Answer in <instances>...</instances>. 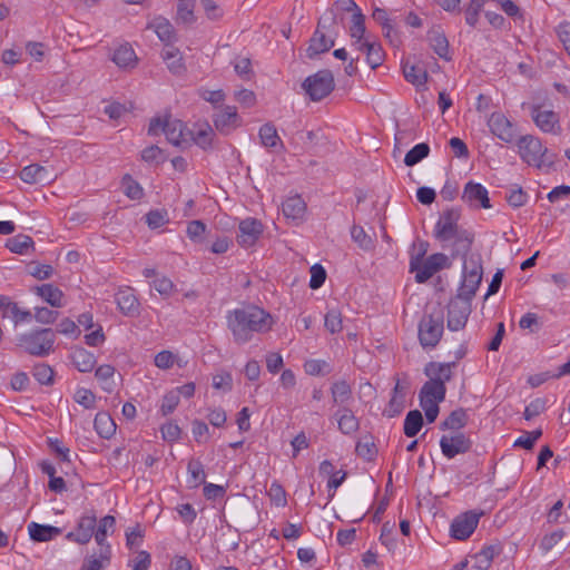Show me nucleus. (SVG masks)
Returning <instances> with one entry per match:
<instances>
[{"mask_svg":"<svg viewBox=\"0 0 570 570\" xmlns=\"http://www.w3.org/2000/svg\"><path fill=\"white\" fill-rule=\"evenodd\" d=\"M403 73L405 79L415 86L424 85L428 79V73L423 68L410 65L407 61L403 63Z\"/></svg>","mask_w":570,"mask_h":570,"instance_id":"nucleus-44","label":"nucleus"},{"mask_svg":"<svg viewBox=\"0 0 570 570\" xmlns=\"http://www.w3.org/2000/svg\"><path fill=\"white\" fill-rule=\"evenodd\" d=\"M428 41L440 58L450 60L449 41L440 28H432L428 31Z\"/></svg>","mask_w":570,"mask_h":570,"instance_id":"nucleus-26","label":"nucleus"},{"mask_svg":"<svg viewBox=\"0 0 570 570\" xmlns=\"http://www.w3.org/2000/svg\"><path fill=\"white\" fill-rule=\"evenodd\" d=\"M468 423V414L463 409L452 411L449 416L441 423L442 430H451V432L460 431Z\"/></svg>","mask_w":570,"mask_h":570,"instance_id":"nucleus-37","label":"nucleus"},{"mask_svg":"<svg viewBox=\"0 0 570 570\" xmlns=\"http://www.w3.org/2000/svg\"><path fill=\"white\" fill-rule=\"evenodd\" d=\"M404 395H393L383 414L387 417H394L399 415L404 409Z\"/></svg>","mask_w":570,"mask_h":570,"instance_id":"nucleus-58","label":"nucleus"},{"mask_svg":"<svg viewBox=\"0 0 570 570\" xmlns=\"http://www.w3.org/2000/svg\"><path fill=\"white\" fill-rule=\"evenodd\" d=\"M33 240L30 236L19 234L11 238H8L6 242V247L16 254L24 255L28 254L29 249L33 248Z\"/></svg>","mask_w":570,"mask_h":570,"instance_id":"nucleus-36","label":"nucleus"},{"mask_svg":"<svg viewBox=\"0 0 570 570\" xmlns=\"http://www.w3.org/2000/svg\"><path fill=\"white\" fill-rule=\"evenodd\" d=\"M446 394V387L442 382L426 381L420 391V402H443Z\"/></svg>","mask_w":570,"mask_h":570,"instance_id":"nucleus-24","label":"nucleus"},{"mask_svg":"<svg viewBox=\"0 0 570 570\" xmlns=\"http://www.w3.org/2000/svg\"><path fill=\"white\" fill-rule=\"evenodd\" d=\"M444 331V314L441 308L423 315L419 323V341L423 348H434Z\"/></svg>","mask_w":570,"mask_h":570,"instance_id":"nucleus-3","label":"nucleus"},{"mask_svg":"<svg viewBox=\"0 0 570 570\" xmlns=\"http://www.w3.org/2000/svg\"><path fill=\"white\" fill-rule=\"evenodd\" d=\"M282 209L286 218L299 222L304 218L306 204L301 196L295 195L285 199L282 205Z\"/></svg>","mask_w":570,"mask_h":570,"instance_id":"nucleus-25","label":"nucleus"},{"mask_svg":"<svg viewBox=\"0 0 570 570\" xmlns=\"http://www.w3.org/2000/svg\"><path fill=\"white\" fill-rule=\"evenodd\" d=\"M557 35L564 49L570 55V22H562L557 28Z\"/></svg>","mask_w":570,"mask_h":570,"instance_id":"nucleus-64","label":"nucleus"},{"mask_svg":"<svg viewBox=\"0 0 570 570\" xmlns=\"http://www.w3.org/2000/svg\"><path fill=\"white\" fill-rule=\"evenodd\" d=\"M365 46L366 50L364 52L366 55V61L368 66L372 69L380 67L383 63L385 57L382 46L375 41L365 43Z\"/></svg>","mask_w":570,"mask_h":570,"instance_id":"nucleus-46","label":"nucleus"},{"mask_svg":"<svg viewBox=\"0 0 570 570\" xmlns=\"http://www.w3.org/2000/svg\"><path fill=\"white\" fill-rule=\"evenodd\" d=\"M423 425V416L419 410L410 411L404 420V434L409 438L415 436Z\"/></svg>","mask_w":570,"mask_h":570,"instance_id":"nucleus-42","label":"nucleus"},{"mask_svg":"<svg viewBox=\"0 0 570 570\" xmlns=\"http://www.w3.org/2000/svg\"><path fill=\"white\" fill-rule=\"evenodd\" d=\"M325 279H326L325 269L318 264L313 265L311 267L309 287L313 289H317L324 284Z\"/></svg>","mask_w":570,"mask_h":570,"instance_id":"nucleus-60","label":"nucleus"},{"mask_svg":"<svg viewBox=\"0 0 570 570\" xmlns=\"http://www.w3.org/2000/svg\"><path fill=\"white\" fill-rule=\"evenodd\" d=\"M227 327L236 344L249 342L255 333H266L272 328V316L263 308L247 305L228 312Z\"/></svg>","mask_w":570,"mask_h":570,"instance_id":"nucleus-1","label":"nucleus"},{"mask_svg":"<svg viewBox=\"0 0 570 570\" xmlns=\"http://www.w3.org/2000/svg\"><path fill=\"white\" fill-rule=\"evenodd\" d=\"M94 535H95V540L98 546V550L90 558H97L99 561H101V569H102L105 563H108L110 561L111 547L107 542V534H105L102 530L96 531V532L94 531Z\"/></svg>","mask_w":570,"mask_h":570,"instance_id":"nucleus-39","label":"nucleus"},{"mask_svg":"<svg viewBox=\"0 0 570 570\" xmlns=\"http://www.w3.org/2000/svg\"><path fill=\"white\" fill-rule=\"evenodd\" d=\"M161 132L165 134L167 140L175 146H181L184 142H187L186 136L189 134L185 131V126L181 120L171 118L170 116L165 118L158 117L150 120L148 134L157 136Z\"/></svg>","mask_w":570,"mask_h":570,"instance_id":"nucleus-5","label":"nucleus"},{"mask_svg":"<svg viewBox=\"0 0 570 570\" xmlns=\"http://www.w3.org/2000/svg\"><path fill=\"white\" fill-rule=\"evenodd\" d=\"M195 4L196 0H178L176 21L184 24L194 23L196 21Z\"/></svg>","mask_w":570,"mask_h":570,"instance_id":"nucleus-40","label":"nucleus"},{"mask_svg":"<svg viewBox=\"0 0 570 570\" xmlns=\"http://www.w3.org/2000/svg\"><path fill=\"white\" fill-rule=\"evenodd\" d=\"M471 314V303L460 297H453L448 305V328L450 331L463 330Z\"/></svg>","mask_w":570,"mask_h":570,"instance_id":"nucleus-9","label":"nucleus"},{"mask_svg":"<svg viewBox=\"0 0 570 570\" xmlns=\"http://www.w3.org/2000/svg\"><path fill=\"white\" fill-rule=\"evenodd\" d=\"M75 401L86 409H94L96 403L95 394L87 389H78L73 396Z\"/></svg>","mask_w":570,"mask_h":570,"instance_id":"nucleus-59","label":"nucleus"},{"mask_svg":"<svg viewBox=\"0 0 570 570\" xmlns=\"http://www.w3.org/2000/svg\"><path fill=\"white\" fill-rule=\"evenodd\" d=\"M489 128L491 132L504 142H512L515 138V132L509 119L500 114L493 112L489 118Z\"/></svg>","mask_w":570,"mask_h":570,"instance_id":"nucleus-16","label":"nucleus"},{"mask_svg":"<svg viewBox=\"0 0 570 570\" xmlns=\"http://www.w3.org/2000/svg\"><path fill=\"white\" fill-rule=\"evenodd\" d=\"M302 87L311 100L320 101L334 90V76L332 71L327 69L320 70L316 73L307 77L304 80Z\"/></svg>","mask_w":570,"mask_h":570,"instance_id":"nucleus-7","label":"nucleus"},{"mask_svg":"<svg viewBox=\"0 0 570 570\" xmlns=\"http://www.w3.org/2000/svg\"><path fill=\"white\" fill-rule=\"evenodd\" d=\"M325 327L332 334L338 333L343 328L342 314L338 309H330L325 315Z\"/></svg>","mask_w":570,"mask_h":570,"instance_id":"nucleus-53","label":"nucleus"},{"mask_svg":"<svg viewBox=\"0 0 570 570\" xmlns=\"http://www.w3.org/2000/svg\"><path fill=\"white\" fill-rule=\"evenodd\" d=\"M455 363H438L430 362L425 365L424 374L430 379V381L442 382L445 385L452 379V366Z\"/></svg>","mask_w":570,"mask_h":570,"instance_id":"nucleus-23","label":"nucleus"},{"mask_svg":"<svg viewBox=\"0 0 570 570\" xmlns=\"http://www.w3.org/2000/svg\"><path fill=\"white\" fill-rule=\"evenodd\" d=\"M321 22L309 40V46L306 50L307 57L313 59L320 53L328 51L334 46V39L328 38L325 32L321 30Z\"/></svg>","mask_w":570,"mask_h":570,"instance_id":"nucleus-21","label":"nucleus"},{"mask_svg":"<svg viewBox=\"0 0 570 570\" xmlns=\"http://www.w3.org/2000/svg\"><path fill=\"white\" fill-rule=\"evenodd\" d=\"M373 19L380 23L383 28L384 36L392 42V33L394 32L391 19L387 16L386 10L382 8H375L372 13Z\"/></svg>","mask_w":570,"mask_h":570,"instance_id":"nucleus-52","label":"nucleus"},{"mask_svg":"<svg viewBox=\"0 0 570 570\" xmlns=\"http://www.w3.org/2000/svg\"><path fill=\"white\" fill-rule=\"evenodd\" d=\"M116 303L122 314L135 316L139 313V302L130 287L119 289L115 295Z\"/></svg>","mask_w":570,"mask_h":570,"instance_id":"nucleus-20","label":"nucleus"},{"mask_svg":"<svg viewBox=\"0 0 570 570\" xmlns=\"http://www.w3.org/2000/svg\"><path fill=\"white\" fill-rule=\"evenodd\" d=\"M164 61L167 65L169 71L174 75H183L186 70V67L183 61V56L179 49L170 46L165 47L161 53Z\"/></svg>","mask_w":570,"mask_h":570,"instance_id":"nucleus-29","label":"nucleus"},{"mask_svg":"<svg viewBox=\"0 0 570 570\" xmlns=\"http://www.w3.org/2000/svg\"><path fill=\"white\" fill-rule=\"evenodd\" d=\"M500 553V549L497 546H489L483 548L480 552L472 557L473 567L478 570H487L491 567V563L495 556Z\"/></svg>","mask_w":570,"mask_h":570,"instance_id":"nucleus-34","label":"nucleus"},{"mask_svg":"<svg viewBox=\"0 0 570 570\" xmlns=\"http://www.w3.org/2000/svg\"><path fill=\"white\" fill-rule=\"evenodd\" d=\"M519 326L522 330H529L532 333H535L540 328L539 317L535 313H527L524 314L520 321Z\"/></svg>","mask_w":570,"mask_h":570,"instance_id":"nucleus-63","label":"nucleus"},{"mask_svg":"<svg viewBox=\"0 0 570 570\" xmlns=\"http://www.w3.org/2000/svg\"><path fill=\"white\" fill-rule=\"evenodd\" d=\"M96 524L97 518L95 513L85 514L79 519L76 530L70 531L66 538L79 544H86L92 538Z\"/></svg>","mask_w":570,"mask_h":570,"instance_id":"nucleus-15","label":"nucleus"},{"mask_svg":"<svg viewBox=\"0 0 570 570\" xmlns=\"http://www.w3.org/2000/svg\"><path fill=\"white\" fill-rule=\"evenodd\" d=\"M147 28L153 29L166 47H170L176 41L175 29L170 21L164 17H156L148 23Z\"/></svg>","mask_w":570,"mask_h":570,"instance_id":"nucleus-22","label":"nucleus"},{"mask_svg":"<svg viewBox=\"0 0 570 570\" xmlns=\"http://www.w3.org/2000/svg\"><path fill=\"white\" fill-rule=\"evenodd\" d=\"M348 31L351 38H364L366 31L365 17L361 12V10H357L356 12L353 13Z\"/></svg>","mask_w":570,"mask_h":570,"instance_id":"nucleus-51","label":"nucleus"},{"mask_svg":"<svg viewBox=\"0 0 570 570\" xmlns=\"http://www.w3.org/2000/svg\"><path fill=\"white\" fill-rule=\"evenodd\" d=\"M459 214L454 209L445 210L438 220L434 235L440 242H451L455 233L460 229L458 226Z\"/></svg>","mask_w":570,"mask_h":570,"instance_id":"nucleus-13","label":"nucleus"},{"mask_svg":"<svg viewBox=\"0 0 570 570\" xmlns=\"http://www.w3.org/2000/svg\"><path fill=\"white\" fill-rule=\"evenodd\" d=\"M29 535L33 541L47 542L58 537L61 533V529L52 525L39 524L31 522L28 525Z\"/></svg>","mask_w":570,"mask_h":570,"instance_id":"nucleus-28","label":"nucleus"},{"mask_svg":"<svg viewBox=\"0 0 570 570\" xmlns=\"http://www.w3.org/2000/svg\"><path fill=\"white\" fill-rule=\"evenodd\" d=\"M112 61L120 68H134L137 57L130 46L124 45L115 50Z\"/></svg>","mask_w":570,"mask_h":570,"instance_id":"nucleus-32","label":"nucleus"},{"mask_svg":"<svg viewBox=\"0 0 570 570\" xmlns=\"http://www.w3.org/2000/svg\"><path fill=\"white\" fill-rule=\"evenodd\" d=\"M124 193L127 197L134 200H138L142 197V187L129 175L126 174L121 179Z\"/></svg>","mask_w":570,"mask_h":570,"instance_id":"nucleus-50","label":"nucleus"},{"mask_svg":"<svg viewBox=\"0 0 570 570\" xmlns=\"http://www.w3.org/2000/svg\"><path fill=\"white\" fill-rule=\"evenodd\" d=\"M472 445L470 436L461 431L443 434L440 439V448L446 459H453L459 454L468 453Z\"/></svg>","mask_w":570,"mask_h":570,"instance_id":"nucleus-8","label":"nucleus"},{"mask_svg":"<svg viewBox=\"0 0 570 570\" xmlns=\"http://www.w3.org/2000/svg\"><path fill=\"white\" fill-rule=\"evenodd\" d=\"M448 266V257L442 253L430 255L423 259L420 267L415 268V281L417 283H425L435 273Z\"/></svg>","mask_w":570,"mask_h":570,"instance_id":"nucleus-12","label":"nucleus"},{"mask_svg":"<svg viewBox=\"0 0 570 570\" xmlns=\"http://www.w3.org/2000/svg\"><path fill=\"white\" fill-rule=\"evenodd\" d=\"M482 512L468 511L456 517L451 524V535L458 540L468 539L478 527Z\"/></svg>","mask_w":570,"mask_h":570,"instance_id":"nucleus-10","label":"nucleus"},{"mask_svg":"<svg viewBox=\"0 0 570 570\" xmlns=\"http://www.w3.org/2000/svg\"><path fill=\"white\" fill-rule=\"evenodd\" d=\"M271 501L277 507H285L287 503L286 492L278 482H273L267 492Z\"/></svg>","mask_w":570,"mask_h":570,"instance_id":"nucleus-57","label":"nucleus"},{"mask_svg":"<svg viewBox=\"0 0 570 570\" xmlns=\"http://www.w3.org/2000/svg\"><path fill=\"white\" fill-rule=\"evenodd\" d=\"M189 488H197L205 483L206 474L203 464L198 460H190L187 465Z\"/></svg>","mask_w":570,"mask_h":570,"instance_id":"nucleus-43","label":"nucleus"},{"mask_svg":"<svg viewBox=\"0 0 570 570\" xmlns=\"http://www.w3.org/2000/svg\"><path fill=\"white\" fill-rule=\"evenodd\" d=\"M482 274L483 268L480 256H471L469 261H465L463 281L458 288L456 297L466 299L471 303L481 284Z\"/></svg>","mask_w":570,"mask_h":570,"instance_id":"nucleus-6","label":"nucleus"},{"mask_svg":"<svg viewBox=\"0 0 570 570\" xmlns=\"http://www.w3.org/2000/svg\"><path fill=\"white\" fill-rule=\"evenodd\" d=\"M462 199L463 202L473 207H491L487 188L481 184L474 181H469L464 186Z\"/></svg>","mask_w":570,"mask_h":570,"instance_id":"nucleus-17","label":"nucleus"},{"mask_svg":"<svg viewBox=\"0 0 570 570\" xmlns=\"http://www.w3.org/2000/svg\"><path fill=\"white\" fill-rule=\"evenodd\" d=\"M114 374L115 367L109 364H104L96 370L95 376L101 382L102 389L110 392L112 390L110 379Z\"/></svg>","mask_w":570,"mask_h":570,"instance_id":"nucleus-54","label":"nucleus"},{"mask_svg":"<svg viewBox=\"0 0 570 570\" xmlns=\"http://www.w3.org/2000/svg\"><path fill=\"white\" fill-rule=\"evenodd\" d=\"M351 237L357 246L365 252H371L375 248L374 238L370 236L362 226L353 225L351 228Z\"/></svg>","mask_w":570,"mask_h":570,"instance_id":"nucleus-41","label":"nucleus"},{"mask_svg":"<svg viewBox=\"0 0 570 570\" xmlns=\"http://www.w3.org/2000/svg\"><path fill=\"white\" fill-rule=\"evenodd\" d=\"M18 341L28 354L42 357L53 352L56 335L51 328H41L22 334Z\"/></svg>","mask_w":570,"mask_h":570,"instance_id":"nucleus-4","label":"nucleus"},{"mask_svg":"<svg viewBox=\"0 0 570 570\" xmlns=\"http://www.w3.org/2000/svg\"><path fill=\"white\" fill-rule=\"evenodd\" d=\"M73 365L83 373L90 372L96 364V358L92 353L88 352L85 348H77L73 351L72 355Z\"/></svg>","mask_w":570,"mask_h":570,"instance_id":"nucleus-35","label":"nucleus"},{"mask_svg":"<svg viewBox=\"0 0 570 570\" xmlns=\"http://www.w3.org/2000/svg\"><path fill=\"white\" fill-rule=\"evenodd\" d=\"M190 134L193 135L195 144L203 149L212 146L215 135L213 128L207 122L198 126L197 129Z\"/></svg>","mask_w":570,"mask_h":570,"instance_id":"nucleus-45","label":"nucleus"},{"mask_svg":"<svg viewBox=\"0 0 570 570\" xmlns=\"http://www.w3.org/2000/svg\"><path fill=\"white\" fill-rule=\"evenodd\" d=\"M198 94L200 98L214 106L222 104L225 100V92L222 89L209 90L202 88L199 89Z\"/></svg>","mask_w":570,"mask_h":570,"instance_id":"nucleus-62","label":"nucleus"},{"mask_svg":"<svg viewBox=\"0 0 570 570\" xmlns=\"http://www.w3.org/2000/svg\"><path fill=\"white\" fill-rule=\"evenodd\" d=\"M333 404L346 407L353 397L352 387L345 380L336 381L331 386Z\"/></svg>","mask_w":570,"mask_h":570,"instance_id":"nucleus-30","label":"nucleus"},{"mask_svg":"<svg viewBox=\"0 0 570 570\" xmlns=\"http://www.w3.org/2000/svg\"><path fill=\"white\" fill-rule=\"evenodd\" d=\"M20 178L27 184H49L55 179V175L45 166L31 164L22 168Z\"/></svg>","mask_w":570,"mask_h":570,"instance_id":"nucleus-18","label":"nucleus"},{"mask_svg":"<svg viewBox=\"0 0 570 570\" xmlns=\"http://www.w3.org/2000/svg\"><path fill=\"white\" fill-rule=\"evenodd\" d=\"M214 125L223 134L230 132L239 126V117L236 107L226 106L214 116Z\"/></svg>","mask_w":570,"mask_h":570,"instance_id":"nucleus-19","label":"nucleus"},{"mask_svg":"<svg viewBox=\"0 0 570 570\" xmlns=\"http://www.w3.org/2000/svg\"><path fill=\"white\" fill-rule=\"evenodd\" d=\"M37 294L52 307L63 306V293L52 284H43L36 287Z\"/></svg>","mask_w":570,"mask_h":570,"instance_id":"nucleus-31","label":"nucleus"},{"mask_svg":"<svg viewBox=\"0 0 570 570\" xmlns=\"http://www.w3.org/2000/svg\"><path fill=\"white\" fill-rule=\"evenodd\" d=\"M430 154V147L425 142H421L415 145L404 157V164L407 167H412L420 163L422 159L426 158Z\"/></svg>","mask_w":570,"mask_h":570,"instance_id":"nucleus-48","label":"nucleus"},{"mask_svg":"<svg viewBox=\"0 0 570 570\" xmlns=\"http://www.w3.org/2000/svg\"><path fill=\"white\" fill-rule=\"evenodd\" d=\"M546 410V400L543 399H535L532 402H530L529 405L525 406L524 410V419L531 420L538 415H540Z\"/></svg>","mask_w":570,"mask_h":570,"instance_id":"nucleus-61","label":"nucleus"},{"mask_svg":"<svg viewBox=\"0 0 570 570\" xmlns=\"http://www.w3.org/2000/svg\"><path fill=\"white\" fill-rule=\"evenodd\" d=\"M428 250L429 243L425 240H417L413 244L410 257V272H414L415 268L420 267V264L424 259Z\"/></svg>","mask_w":570,"mask_h":570,"instance_id":"nucleus-49","label":"nucleus"},{"mask_svg":"<svg viewBox=\"0 0 570 570\" xmlns=\"http://www.w3.org/2000/svg\"><path fill=\"white\" fill-rule=\"evenodd\" d=\"M259 139L263 146L267 148H275L278 145L282 146V141L278 137L277 130L274 125L265 124L259 128Z\"/></svg>","mask_w":570,"mask_h":570,"instance_id":"nucleus-47","label":"nucleus"},{"mask_svg":"<svg viewBox=\"0 0 570 570\" xmlns=\"http://www.w3.org/2000/svg\"><path fill=\"white\" fill-rule=\"evenodd\" d=\"M519 155L523 161L537 168H548L554 163V155L534 136H522L518 141Z\"/></svg>","mask_w":570,"mask_h":570,"instance_id":"nucleus-2","label":"nucleus"},{"mask_svg":"<svg viewBox=\"0 0 570 570\" xmlns=\"http://www.w3.org/2000/svg\"><path fill=\"white\" fill-rule=\"evenodd\" d=\"M32 375L40 384L48 385L51 384L53 380V371L47 364L35 365L32 370Z\"/></svg>","mask_w":570,"mask_h":570,"instance_id":"nucleus-55","label":"nucleus"},{"mask_svg":"<svg viewBox=\"0 0 570 570\" xmlns=\"http://www.w3.org/2000/svg\"><path fill=\"white\" fill-rule=\"evenodd\" d=\"M237 242L242 247L248 248L255 245L263 233V225L256 218H246L239 223Z\"/></svg>","mask_w":570,"mask_h":570,"instance_id":"nucleus-14","label":"nucleus"},{"mask_svg":"<svg viewBox=\"0 0 570 570\" xmlns=\"http://www.w3.org/2000/svg\"><path fill=\"white\" fill-rule=\"evenodd\" d=\"M452 242L454 247L453 255L465 256L473 243V234L460 228L452 238Z\"/></svg>","mask_w":570,"mask_h":570,"instance_id":"nucleus-38","label":"nucleus"},{"mask_svg":"<svg viewBox=\"0 0 570 570\" xmlns=\"http://www.w3.org/2000/svg\"><path fill=\"white\" fill-rule=\"evenodd\" d=\"M337 417L338 430L346 435L355 433L360 428L358 419L348 407H342L335 414Z\"/></svg>","mask_w":570,"mask_h":570,"instance_id":"nucleus-27","label":"nucleus"},{"mask_svg":"<svg viewBox=\"0 0 570 570\" xmlns=\"http://www.w3.org/2000/svg\"><path fill=\"white\" fill-rule=\"evenodd\" d=\"M168 222H169V219H168V214L166 210L155 209V210H150L146 215V223L153 229L159 228V227L166 225Z\"/></svg>","mask_w":570,"mask_h":570,"instance_id":"nucleus-56","label":"nucleus"},{"mask_svg":"<svg viewBox=\"0 0 570 570\" xmlns=\"http://www.w3.org/2000/svg\"><path fill=\"white\" fill-rule=\"evenodd\" d=\"M94 425L97 433L104 439L111 438L116 432V424L111 416L106 412H99L96 414Z\"/></svg>","mask_w":570,"mask_h":570,"instance_id":"nucleus-33","label":"nucleus"},{"mask_svg":"<svg viewBox=\"0 0 570 570\" xmlns=\"http://www.w3.org/2000/svg\"><path fill=\"white\" fill-rule=\"evenodd\" d=\"M532 120L543 132L558 135L560 134L559 115L553 110H543L540 105L530 107Z\"/></svg>","mask_w":570,"mask_h":570,"instance_id":"nucleus-11","label":"nucleus"}]
</instances>
